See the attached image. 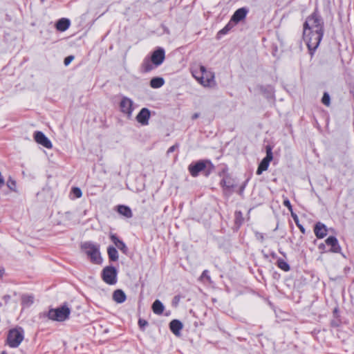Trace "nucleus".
I'll return each mask as SVG.
<instances>
[{
	"label": "nucleus",
	"mask_w": 354,
	"mask_h": 354,
	"mask_svg": "<svg viewBox=\"0 0 354 354\" xmlns=\"http://www.w3.org/2000/svg\"><path fill=\"white\" fill-rule=\"evenodd\" d=\"M34 303V297L32 295H24L21 297V305L28 308Z\"/></svg>",
	"instance_id": "nucleus-23"
},
{
	"label": "nucleus",
	"mask_w": 354,
	"mask_h": 354,
	"mask_svg": "<svg viewBox=\"0 0 354 354\" xmlns=\"http://www.w3.org/2000/svg\"><path fill=\"white\" fill-rule=\"evenodd\" d=\"M192 74L197 82L204 87L213 88L216 85L214 73L203 65L192 68Z\"/></svg>",
	"instance_id": "nucleus-2"
},
{
	"label": "nucleus",
	"mask_w": 354,
	"mask_h": 354,
	"mask_svg": "<svg viewBox=\"0 0 354 354\" xmlns=\"http://www.w3.org/2000/svg\"><path fill=\"white\" fill-rule=\"evenodd\" d=\"M230 24H228L225 28H223L221 30H220L219 33L225 34L230 30Z\"/></svg>",
	"instance_id": "nucleus-34"
},
{
	"label": "nucleus",
	"mask_w": 354,
	"mask_h": 354,
	"mask_svg": "<svg viewBox=\"0 0 354 354\" xmlns=\"http://www.w3.org/2000/svg\"><path fill=\"white\" fill-rule=\"evenodd\" d=\"M81 247L93 263L100 264L102 263V259L100 255L98 245L87 241L83 243Z\"/></svg>",
	"instance_id": "nucleus-4"
},
{
	"label": "nucleus",
	"mask_w": 354,
	"mask_h": 354,
	"mask_svg": "<svg viewBox=\"0 0 354 354\" xmlns=\"http://www.w3.org/2000/svg\"><path fill=\"white\" fill-rule=\"evenodd\" d=\"M103 281L109 285H113L117 282V270L112 266L105 267L102 272Z\"/></svg>",
	"instance_id": "nucleus-8"
},
{
	"label": "nucleus",
	"mask_w": 354,
	"mask_h": 354,
	"mask_svg": "<svg viewBox=\"0 0 354 354\" xmlns=\"http://www.w3.org/2000/svg\"><path fill=\"white\" fill-rule=\"evenodd\" d=\"M207 164H210V162L208 160H200L195 164L190 165L189 166V171L191 175L194 177L197 176L200 171L205 169Z\"/></svg>",
	"instance_id": "nucleus-10"
},
{
	"label": "nucleus",
	"mask_w": 354,
	"mask_h": 354,
	"mask_svg": "<svg viewBox=\"0 0 354 354\" xmlns=\"http://www.w3.org/2000/svg\"><path fill=\"white\" fill-rule=\"evenodd\" d=\"M71 193L75 196V198H80L82 196V190L79 187H73Z\"/></svg>",
	"instance_id": "nucleus-27"
},
{
	"label": "nucleus",
	"mask_w": 354,
	"mask_h": 354,
	"mask_svg": "<svg viewBox=\"0 0 354 354\" xmlns=\"http://www.w3.org/2000/svg\"><path fill=\"white\" fill-rule=\"evenodd\" d=\"M133 101L128 97L122 96L119 106L120 111L128 118H131L134 110Z\"/></svg>",
	"instance_id": "nucleus-7"
},
{
	"label": "nucleus",
	"mask_w": 354,
	"mask_h": 354,
	"mask_svg": "<svg viewBox=\"0 0 354 354\" xmlns=\"http://www.w3.org/2000/svg\"><path fill=\"white\" fill-rule=\"evenodd\" d=\"M7 186L11 191L16 192V182L10 177L7 180Z\"/></svg>",
	"instance_id": "nucleus-26"
},
{
	"label": "nucleus",
	"mask_w": 354,
	"mask_h": 354,
	"mask_svg": "<svg viewBox=\"0 0 354 354\" xmlns=\"http://www.w3.org/2000/svg\"><path fill=\"white\" fill-rule=\"evenodd\" d=\"M24 338V330L22 328H15L9 330L7 344L11 348H17Z\"/></svg>",
	"instance_id": "nucleus-5"
},
{
	"label": "nucleus",
	"mask_w": 354,
	"mask_h": 354,
	"mask_svg": "<svg viewBox=\"0 0 354 354\" xmlns=\"http://www.w3.org/2000/svg\"><path fill=\"white\" fill-rule=\"evenodd\" d=\"M299 227L300 230H301L302 232H304V227H303L302 226H299Z\"/></svg>",
	"instance_id": "nucleus-39"
},
{
	"label": "nucleus",
	"mask_w": 354,
	"mask_h": 354,
	"mask_svg": "<svg viewBox=\"0 0 354 354\" xmlns=\"http://www.w3.org/2000/svg\"><path fill=\"white\" fill-rule=\"evenodd\" d=\"M109 258L111 261H116L118 260V252L113 246H109L107 249Z\"/></svg>",
	"instance_id": "nucleus-24"
},
{
	"label": "nucleus",
	"mask_w": 354,
	"mask_h": 354,
	"mask_svg": "<svg viewBox=\"0 0 354 354\" xmlns=\"http://www.w3.org/2000/svg\"><path fill=\"white\" fill-rule=\"evenodd\" d=\"M138 324L140 328L143 329L144 327L148 324V322L145 319H140L138 321Z\"/></svg>",
	"instance_id": "nucleus-32"
},
{
	"label": "nucleus",
	"mask_w": 354,
	"mask_h": 354,
	"mask_svg": "<svg viewBox=\"0 0 354 354\" xmlns=\"http://www.w3.org/2000/svg\"><path fill=\"white\" fill-rule=\"evenodd\" d=\"M198 117H199V113H194V114L192 115V118L193 120H195V119L198 118Z\"/></svg>",
	"instance_id": "nucleus-36"
},
{
	"label": "nucleus",
	"mask_w": 354,
	"mask_h": 354,
	"mask_svg": "<svg viewBox=\"0 0 354 354\" xmlns=\"http://www.w3.org/2000/svg\"><path fill=\"white\" fill-rule=\"evenodd\" d=\"M74 59V57L72 55L68 56L64 59V64L68 66Z\"/></svg>",
	"instance_id": "nucleus-33"
},
{
	"label": "nucleus",
	"mask_w": 354,
	"mask_h": 354,
	"mask_svg": "<svg viewBox=\"0 0 354 354\" xmlns=\"http://www.w3.org/2000/svg\"><path fill=\"white\" fill-rule=\"evenodd\" d=\"M71 22L70 20L66 18H62L58 20L56 23V28L57 30L64 32L70 26Z\"/></svg>",
	"instance_id": "nucleus-18"
},
{
	"label": "nucleus",
	"mask_w": 354,
	"mask_h": 354,
	"mask_svg": "<svg viewBox=\"0 0 354 354\" xmlns=\"http://www.w3.org/2000/svg\"><path fill=\"white\" fill-rule=\"evenodd\" d=\"M169 328L174 335H178L183 328V324L179 320L174 319L170 322Z\"/></svg>",
	"instance_id": "nucleus-19"
},
{
	"label": "nucleus",
	"mask_w": 354,
	"mask_h": 354,
	"mask_svg": "<svg viewBox=\"0 0 354 354\" xmlns=\"http://www.w3.org/2000/svg\"><path fill=\"white\" fill-rule=\"evenodd\" d=\"M283 204L285 207H286L292 212V205L290 204V201L288 198H286L283 201Z\"/></svg>",
	"instance_id": "nucleus-31"
},
{
	"label": "nucleus",
	"mask_w": 354,
	"mask_h": 354,
	"mask_svg": "<svg viewBox=\"0 0 354 354\" xmlns=\"http://www.w3.org/2000/svg\"><path fill=\"white\" fill-rule=\"evenodd\" d=\"M248 12L249 10L245 7L239 8L234 12V13L232 16L230 22L232 21L235 24H238L239 22L243 20L246 17V15H248Z\"/></svg>",
	"instance_id": "nucleus-13"
},
{
	"label": "nucleus",
	"mask_w": 354,
	"mask_h": 354,
	"mask_svg": "<svg viewBox=\"0 0 354 354\" xmlns=\"http://www.w3.org/2000/svg\"><path fill=\"white\" fill-rule=\"evenodd\" d=\"M325 248V245L324 244H320L319 246V249H324Z\"/></svg>",
	"instance_id": "nucleus-38"
},
{
	"label": "nucleus",
	"mask_w": 354,
	"mask_h": 354,
	"mask_svg": "<svg viewBox=\"0 0 354 354\" xmlns=\"http://www.w3.org/2000/svg\"><path fill=\"white\" fill-rule=\"evenodd\" d=\"M5 298H6V299H8L10 298V296H6Z\"/></svg>",
	"instance_id": "nucleus-41"
},
{
	"label": "nucleus",
	"mask_w": 354,
	"mask_h": 354,
	"mask_svg": "<svg viewBox=\"0 0 354 354\" xmlns=\"http://www.w3.org/2000/svg\"><path fill=\"white\" fill-rule=\"evenodd\" d=\"M204 278H205L208 281H211L210 276L208 274V271L207 270H204L201 276V279Z\"/></svg>",
	"instance_id": "nucleus-30"
},
{
	"label": "nucleus",
	"mask_w": 354,
	"mask_h": 354,
	"mask_svg": "<svg viewBox=\"0 0 354 354\" xmlns=\"http://www.w3.org/2000/svg\"><path fill=\"white\" fill-rule=\"evenodd\" d=\"M178 147V145H173L171 147H170L168 150H167V153H172L173 151H174L176 150V149Z\"/></svg>",
	"instance_id": "nucleus-35"
},
{
	"label": "nucleus",
	"mask_w": 354,
	"mask_h": 354,
	"mask_svg": "<svg viewBox=\"0 0 354 354\" xmlns=\"http://www.w3.org/2000/svg\"><path fill=\"white\" fill-rule=\"evenodd\" d=\"M277 266L283 271L288 272L290 268L289 264L282 259H278L277 261Z\"/></svg>",
	"instance_id": "nucleus-25"
},
{
	"label": "nucleus",
	"mask_w": 354,
	"mask_h": 354,
	"mask_svg": "<svg viewBox=\"0 0 354 354\" xmlns=\"http://www.w3.org/2000/svg\"><path fill=\"white\" fill-rule=\"evenodd\" d=\"M151 112L147 108H142L136 115V120L142 126L149 124Z\"/></svg>",
	"instance_id": "nucleus-12"
},
{
	"label": "nucleus",
	"mask_w": 354,
	"mask_h": 354,
	"mask_svg": "<svg viewBox=\"0 0 354 354\" xmlns=\"http://www.w3.org/2000/svg\"><path fill=\"white\" fill-rule=\"evenodd\" d=\"M324 20L315 10L306 18L304 24L303 37L311 55L319 46L324 35Z\"/></svg>",
	"instance_id": "nucleus-1"
},
{
	"label": "nucleus",
	"mask_w": 354,
	"mask_h": 354,
	"mask_svg": "<svg viewBox=\"0 0 354 354\" xmlns=\"http://www.w3.org/2000/svg\"><path fill=\"white\" fill-rule=\"evenodd\" d=\"M5 298H6V299H8L10 298V296H6Z\"/></svg>",
	"instance_id": "nucleus-40"
},
{
	"label": "nucleus",
	"mask_w": 354,
	"mask_h": 354,
	"mask_svg": "<svg viewBox=\"0 0 354 354\" xmlns=\"http://www.w3.org/2000/svg\"><path fill=\"white\" fill-rule=\"evenodd\" d=\"M314 232L318 239L324 238L327 234V229L325 225L319 222L314 228Z\"/></svg>",
	"instance_id": "nucleus-15"
},
{
	"label": "nucleus",
	"mask_w": 354,
	"mask_h": 354,
	"mask_svg": "<svg viewBox=\"0 0 354 354\" xmlns=\"http://www.w3.org/2000/svg\"><path fill=\"white\" fill-rule=\"evenodd\" d=\"M322 102L326 106L330 105V96L327 93H324L322 99Z\"/></svg>",
	"instance_id": "nucleus-28"
},
{
	"label": "nucleus",
	"mask_w": 354,
	"mask_h": 354,
	"mask_svg": "<svg viewBox=\"0 0 354 354\" xmlns=\"http://www.w3.org/2000/svg\"><path fill=\"white\" fill-rule=\"evenodd\" d=\"M34 139L38 144L47 149H51L53 147L50 140L41 131H35L34 133Z\"/></svg>",
	"instance_id": "nucleus-11"
},
{
	"label": "nucleus",
	"mask_w": 354,
	"mask_h": 354,
	"mask_svg": "<svg viewBox=\"0 0 354 354\" xmlns=\"http://www.w3.org/2000/svg\"><path fill=\"white\" fill-rule=\"evenodd\" d=\"M126 299V295L122 290H116L113 293V299L118 304H122L124 302Z\"/></svg>",
	"instance_id": "nucleus-20"
},
{
	"label": "nucleus",
	"mask_w": 354,
	"mask_h": 354,
	"mask_svg": "<svg viewBox=\"0 0 354 354\" xmlns=\"http://www.w3.org/2000/svg\"><path fill=\"white\" fill-rule=\"evenodd\" d=\"M1 354H7L5 351H3Z\"/></svg>",
	"instance_id": "nucleus-42"
},
{
	"label": "nucleus",
	"mask_w": 354,
	"mask_h": 354,
	"mask_svg": "<svg viewBox=\"0 0 354 354\" xmlns=\"http://www.w3.org/2000/svg\"><path fill=\"white\" fill-rule=\"evenodd\" d=\"M4 272H5L4 269H0V278L3 277Z\"/></svg>",
	"instance_id": "nucleus-37"
},
{
	"label": "nucleus",
	"mask_w": 354,
	"mask_h": 354,
	"mask_svg": "<svg viewBox=\"0 0 354 354\" xmlns=\"http://www.w3.org/2000/svg\"><path fill=\"white\" fill-rule=\"evenodd\" d=\"M111 240L113 241V243L115 244V245L123 253L126 254L128 249L125 243L119 239V238L113 234H111L110 235Z\"/></svg>",
	"instance_id": "nucleus-16"
},
{
	"label": "nucleus",
	"mask_w": 354,
	"mask_h": 354,
	"mask_svg": "<svg viewBox=\"0 0 354 354\" xmlns=\"http://www.w3.org/2000/svg\"><path fill=\"white\" fill-rule=\"evenodd\" d=\"M165 58V50L158 48L154 50L151 57H145L140 66V71L142 73H148L155 68L159 66L164 62Z\"/></svg>",
	"instance_id": "nucleus-3"
},
{
	"label": "nucleus",
	"mask_w": 354,
	"mask_h": 354,
	"mask_svg": "<svg viewBox=\"0 0 354 354\" xmlns=\"http://www.w3.org/2000/svg\"><path fill=\"white\" fill-rule=\"evenodd\" d=\"M326 244L330 247V251L335 253H339L341 251V247L337 239L335 236H329L326 241Z\"/></svg>",
	"instance_id": "nucleus-14"
},
{
	"label": "nucleus",
	"mask_w": 354,
	"mask_h": 354,
	"mask_svg": "<svg viewBox=\"0 0 354 354\" xmlns=\"http://www.w3.org/2000/svg\"><path fill=\"white\" fill-rule=\"evenodd\" d=\"M118 212L127 218H130L133 216V213L131 208L124 205H120L117 207Z\"/></svg>",
	"instance_id": "nucleus-17"
},
{
	"label": "nucleus",
	"mask_w": 354,
	"mask_h": 354,
	"mask_svg": "<svg viewBox=\"0 0 354 354\" xmlns=\"http://www.w3.org/2000/svg\"><path fill=\"white\" fill-rule=\"evenodd\" d=\"M165 307L162 302L159 300H156L152 304V310L156 315H161L164 311Z\"/></svg>",
	"instance_id": "nucleus-21"
},
{
	"label": "nucleus",
	"mask_w": 354,
	"mask_h": 354,
	"mask_svg": "<svg viewBox=\"0 0 354 354\" xmlns=\"http://www.w3.org/2000/svg\"><path fill=\"white\" fill-rule=\"evenodd\" d=\"M164 84V79L160 77H153L150 81V86L153 88H159L162 86Z\"/></svg>",
	"instance_id": "nucleus-22"
},
{
	"label": "nucleus",
	"mask_w": 354,
	"mask_h": 354,
	"mask_svg": "<svg viewBox=\"0 0 354 354\" xmlns=\"http://www.w3.org/2000/svg\"><path fill=\"white\" fill-rule=\"evenodd\" d=\"M235 216H236V223H239V225L242 223V214L241 212H235Z\"/></svg>",
	"instance_id": "nucleus-29"
},
{
	"label": "nucleus",
	"mask_w": 354,
	"mask_h": 354,
	"mask_svg": "<svg viewBox=\"0 0 354 354\" xmlns=\"http://www.w3.org/2000/svg\"><path fill=\"white\" fill-rule=\"evenodd\" d=\"M272 149L270 146H266V156L260 162L257 170V174L260 175L263 171H266L268 168L270 162L273 158Z\"/></svg>",
	"instance_id": "nucleus-9"
},
{
	"label": "nucleus",
	"mask_w": 354,
	"mask_h": 354,
	"mask_svg": "<svg viewBox=\"0 0 354 354\" xmlns=\"http://www.w3.org/2000/svg\"><path fill=\"white\" fill-rule=\"evenodd\" d=\"M70 313L69 308L66 306H62L57 308L50 309L48 311V317L53 321L63 322L68 318Z\"/></svg>",
	"instance_id": "nucleus-6"
}]
</instances>
